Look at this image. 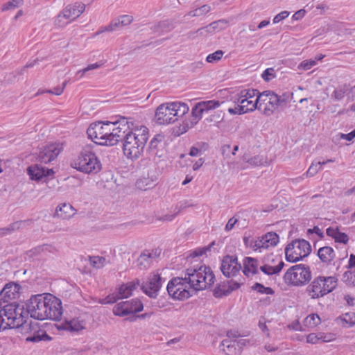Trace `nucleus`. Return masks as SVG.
<instances>
[{"label":"nucleus","mask_w":355,"mask_h":355,"mask_svg":"<svg viewBox=\"0 0 355 355\" xmlns=\"http://www.w3.org/2000/svg\"><path fill=\"white\" fill-rule=\"evenodd\" d=\"M26 314L38 320H59L62 315V302L50 293L32 296L26 303Z\"/></svg>","instance_id":"1"},{"label":"nucleus","mask_w":355,"mask_h":355,"mask_svg":"<svg viewBox=\"0 0 355 355\" xmlns=\"http://www.w3.org/2000/svg\"><path fill=\"white\" fill-rule=\"evenodd\" d=\"M148 139V129L144 125L129 132L123 141V151L128 159H138L144 151Z\"/></svg>","instance_id":"2"},{"label":"nucleus","mask_w":355,"mask_h":355,"mask_svg":"<svg viewBox=\"0 0 355 355\" xmlns=\"http://www.w3.org/2000/svg\"><path fill=\"white\" fill-rule=\"evenodd\" d=\"M94 144L85 145L80 155L71 163L72 168L85 173L96 174L101 169V163L93 152Z\"/></svg>","instance_id":"3"},{"label":"nucleus","mask_w":355,"mask_h":355,"mask_svg":"<svg viewBox=\"0 0 355 355\" xmlns=\"http://www.w3.org/2000/svg\"><path fill=\"white\" fill-rule=\"evenodd\" d=\"M189 111L187 104L180 102L163 103L155 111V121L159 125H165L176 121Z\"/></svg>","instance_id":"4"},{"label":"nucleus","mask_w":355,"mask_h":355,"mask_svg":"<svg viewBox=\"0 0 355 355\" xmlns=\"http://www.w3.org/2000/svg\"><path fill=\"white\" fill-rule=\"evenodd\" d=\"M186 275L190 287H192L195 292L210 287L215 281V276L211 269L205 265L198 268L187 269Z\"/></svg>","instance_id":"5"},{"label":"nucleus","mask_w":355,"mask_h":355,"mask_svg":"<svg viewBox=\"0 0 355 355\" xmlns=\"http://www.w3.org/2000/svg\"><path fill=\"white\" fill-rule=\"evenodd\" d=\"M337 286L335 277L318 276L306 288V293L312 300L319 299L332 292Z\"/></svg>","instance_id":"6"},{"label":"nucleus","mask_w":355,"mask_h":355,"mask_svg":"<svg viewBox=\"0 0 355 355\" xmlns=\"http://www.w3.org/2000/svg\"><path fill=\"white\" fill-rule=\"evenodd\" d=\"M2 302V306L0 310L1 311L3 318L6 319L4 322L3 329L7 328H24V323L26 320L24 313V309L19 307V305L15 303H7L3 305Z\"/></svg>","instance_id":"7"},{"label":"nucleus","mask_w":355,"mask_h":355,"mask_svg":"<svg viewBox=\"0 0 355 355\" xmlns=\"http://www.w3.org/2000/svg\"><path fill=\"white\" fill-rule=\"evenodd\" d=\"M311 279V272L309 266L297 264L287 270L284 280L287 285L303 286Z\"/></svg>","instance_id":"8"},{"label":"nucleus","mask_w":355,"mask_h":355,"mask_svg":"<svg viewBox=\"0 0 355 355\" xmlns=\"http://www.w3.org/2000/svg\"><path fill=\"white\" fill-rule=\"evenodd\" d=\"M168 295L174 300H184L192 296L194 290L190 287L189 279L185 277H174L167 284Z\"/></svg>","instance_id":"9"},{"label":"nucleus","mask_w":355,"mask_h":355,"mask_svg":"<svg viewBox=\"0 0 355 355\" xmlns=\"http://www.w3.org/2000/svg\"><path fill=\"white\" fill-rule=\"evenodd\" d=\"M311 252V247L307 241L304 239L295 240L286 247V259L289 262H297L307 257Z\"/></svg>","instance_id":"10"},{"label":"nucleus","mask_w":355,"mask_h":355,"mask_svg":"<svg viewBox=\"0 0 355 355\" xmlns=\"http://www.w3.org/2000/svg\"><path fill=\"white\" fill-rule=\"evenodd\" d=\"M143 303L137 298L123 301L116 304L113 308V313L116 316L123 317L141 311Z\"/></svg>","instance_id":"11"},{"label":"nucleus","mask_w":355,"mask_h":355,"mask_svg":"<svg viewBox=\"0 0 355 355\" xmlns=\"http://www.w3.org/2000/svg\"><path fill=\"white\" fill-rule=\"evenodd\" d=\"M112 123H114V126H112V130H114L110 142L116 143V144L120 141H123L126 138L127 134L135 129L133 123L125 117H122L119 121Z\"/></svg>","instance_id":"12"},{"label":"nucleus","mask_w":355,"mask_h":355,"mask_svg":"<svg viewBox=\"0 0 355 355\" xmlns=\"http://www.w3.org/2000/svg\"><path fill=\"white\" fill-rule=\"evenodd\" d=\"M114 126L112 122L106 121H97L92 123L87 130V134L94 142V146L98 145V141L101 140L103 135H106V131L110 128Z\"/></svg>","instance_id":"13"},{"label":"nucleus","mask_w":355,"mask_h":355,"mask_svg":"<svg viewBox=\"0 0 355 355\" xmlns=\"http://www.w3.org/2000/svg\"><path fill=\"white\" fill-rule=\"evenodd\" d=\"M25 334H28L26 338V342L38 343L42 340H51V338L46 333L44 330L40 329L38 323H29L27 324L26 321L24 323Z\"/></svg>","instance_id":"14"},{"label":"nucleus","mask_w":355,"mask_h":355,"mask_svg":"<svg viewBox=\"0 0 355 355\" xmlns=\"http://www.w3.org/2000/svg\"><path fill=\"white\" fill-rule=\"evenodd\" d=\"M162 277L158 273H151L147 281L142 284L141 290L151 298H156L162 287Z\"/></svg>","instance_id":"15"},{"label":"nucleus","mask_w":355,"mask_h":355,"mask_svg":"<svg viewBox=\"0 0 355 355\" xmlns=\"http://www.w3.org/2000/svg\"><path fill=\"white\" fill-rule=\"evenodd\" d=\"M62 150L59 144H51L41 148L37 159L40 163L48 164L55 160Z\"/></svg>","instance_id":"16"},{"label":"nucleus","mask_w":355,"mask_h":355,"mask_svg":"<svg viewBox=\"0 0 355 355\" xmlns=\"http://www.w3.org/2000/svg\"><path fill=\"white\" fill-rule=\"evenodd\" d=\"M220 268L223 275L230 278L236 276L241 266L236 257L227 255L223 257Z\"/></svg>","instance_id":"17"},{"label":"nucleus","mask_w":355,"mask_h":355,"mask_svg":"<svg viewBox=\"0 0 355 355\" xmlns=\"http://www.w3.org/2000/svg\"><path fill=\"white\" fill-rule=\"evenodd\" d=\"M20 288L21 286L18 284L14 282L6 284L0 292V308L2 306V302L8 303L17 298Z\"/></svg>","instance_id":"18"},{"label":"nucleus","mask_w":355,"mask_h":355,"mask_svg":"<svg viewBox=\"0 0 355 355\" xmlns=\"http://www.w3.org/2000/svg\"><path fill=\"white\" fill-rule=\"evenodd\" d=\"M279 235L273 232H268L254 241L252 247L254 250L260 248H268L274 247L279 243Z\"/></svg>","instance_id":"19"},{"label":"nucleus","mask_w":355,"mask_h":355,"mask_svg":"<svg viewBox=\"0 0 355 355\" xmlns=\"http://www.w3.org/2000/svg\"><path fill=\"white\" fill-rule=\"evenodd\" d=\"M240 284L234 281H226L219 284L213 291L215 297L220 298L230 295L233 291L238 289Z\"/></svg>","instance_id":"20"},{"label":"nucleus","mask_w":355,"mask_h":355,"mask_svg":"<svg viewBox=\"0 0 355 355\" xmlns=\"http://www.w3.org/2000/svg\"><path fill=\"white\" fill-rule=\"evenodd\" d=\"M27 173L31 180L37 181L40 180L43 177L51 176L54 173L53 169L46 168L38 164L28 166Z\"/></svg>","instance_id":"21"},{"label":"nucleus","mask_w":355,"mask_h":355,"mask_svg":"<svg viewBox=\"0 0 355 355\" xmlns=\"http://www.w3.org/2000/svg\"><path fill=\"white\" fill-rule=\"evenodd\" d=\"M164 140V136L162 135H155L150 141L147 152L149 154L150 157L153 158L155 157H162L163 156V151L162 149H159V147L162 146V142Z\"/></svg>","instance_id":"22"},{"label":"nucleus","mask_w":355,"mask_h":355,"mask_svg":"<svg viewBox=\"0 0 355 355\" xmlns=\"http://www.w3.org/2000/svg\"><path fill=\"white\" fill-rule=\"evenodd\" d=\"M85 4L81 2H76L73 4L67 6L62 10L64 16L69 20L78 18L85 10Z\"/></svg>","instance_id":"23"},{"label":"nucleus","mask_w":355,"mask_h":355,"mask_svg":"<svg viewBox=\"0 0 355 355\" xmlns=\"http://www.w3.org/2000/svg\"><path fill=\"white\" fill-rule=\"evenodd\" d=\"M55 252L56 249L53 245L49 244H43L28 251L27 255L30 258H35L42 255H47L48 253L53 254Z\"/></svg>","instance_id":"24"},{"label":"nucleus","mask_w":355,"mask_h":355,"mask_svg":"<svg viewBox=\"0 0 355 355\" xmlns=\"http://www.w3.org/2000/svg\"><path fill=\"white\" fill-rule=\"evenodd\" d=\"M219 347L226 355L240 354V349H237L236 339L225 338L223 340Z\"/></svg>","instance_id":"25"},{"label":"nucleus","mask_w":355,"mask_h":355,"mask_svg":"<svg viewBox=\"0 0 355 355\" xmlns=\"http://www.w3.org/2000/svg\"><path fill=\"white\" fill-rule=\"evenodd\" d=\"M318 256L322 263H330L336 257V253L331 247L324 246L318 250Z\"/></svg>","instance_id":"26"},{"label":"nucleus","mask_w":355,"mask_h":355,"mask_svg":"<svg viewBox=\"0 0 355 355\" xmlns=\"http://www.w3.org/2000/svg\"><path fill=\"white\" fill-rule=\"evenodd\" d=\"M74 214L72 206L69 203H64L55 209V215L62 219L69 218Z\"/></svg>","instance_id":"27"},{"label":"nucleus","mask_w":355,"mask_h":355,"mask_svg":"<svg viewBox=\"0 0 355 355\" xmlns=\"http://www.w3.org/2000/svg\"><path fill=\"white\" fill-rule=\"evenodd\" d=\"M156 254H153L148 251H144L141 254L139 257L137 259V266L140 268V269H146L148 268L153 261V259H155Z\"/></svg>","instance_id":"28"},{"label":"nucleus","mask_w":355,"mask_h":355,"mask_svg":"<svg viewBox=\"0 0 355 355\" xmlns=\"http://www.w3.org/2000/svg\"><path fill=\"white\" fill-rule=\"evenodd\" d=\"M244 269L243 273L248 276L250 272L252 274H257L258 271V261L252 257H246L244 259Z\"/></svg>","instance_id":"29"},{"label":"nucleus","mask_w":355,"mask_h":355,"mask_svg":"<svg viewBox=\"0 0 355 355\" xmlns=\"http://www.w3.org/2000/svg\"><path fill=\"white\" fill-rule=\"evenodd\" d=\"M259 91L254 89H243L234 96V103H241L243 101H247L254 96L257 97Z\"/></svg>","instance_id":"30"},{"label":"nucleus","mask_w":355,"mask_h":355,"mask_svg":"<svg viewBox=\"0 0 355 355\" xmlns=\"http://www.w3.org/2000/svg\"><path fill=\"white\" fill-rule=\"evenodd\" d=\"M278 109L279 107L277 101V94L272 91H270V94H269L268 105H266L264 107L263 114L267 116H270Z\"/></svg>","instance_id":"31"},{"label":"nucleus","mask_w":355,"mask_h":355,"mask_svg":"<svg viewBox=\"0 0 355 355\" xmlns=\"http://www.w3.org/2000/svg\"><path fill=\"white\" fill-rule=\"evenodd\" d=\"M64 329L71 332H78L85 329V327L83 322L73 319L65 322Z\"/></svg>","instance_id":"32"},{"label":"nucleus","mask_w":355,"mask_h":355,"mask_svg":"<svg viewBox=\"0 0 355 355\" xmlns=\"http://www.w3.org/2000/svg\"><path fill=\"white\" fill-rule=\"evenodd\" d=\"M22 221H15L6 227L0 228V236L11 234L20 229Z\"/></svg>","instance_id":"33"},{"label":"nucleus","mask_w":355,"mask_h":355,"mask_svg":"<svg viewBox=\"0 0 355 355\" xmlns=\"http://www.w3.org/2000/svg\"><path fill=\"white\" fill-rule=\"evenodd\" d=\"M211 6L209 5H203L189 12L184 17H200L208 13L211 10Z\"/></svg>","instance_id":"34"},{"label":"nucleus","mask_w":355,"mask_h":355,"mask_svg":"<svg viewBox=\"0 0 355 355\" xmlns=\"http://www.w3.org/2000/svg\"><path fill=\"white\" fill-rule=\"evenodd\" d=\"M349 89V86L347 85L338 86L335 89L333 94H331V96L336 101H340L344 98L345 94L348 92Z\"/></svg>","instance_id":"35"},{"label":"nucleus","mask_w":355,"mask_h":355,"mask_svg":"<svg viewBox=\"0 0 355 355\" xmlns=\"http://www.w3.org/2000/svg\"><path fill=\"white\" fill-rule=\"evenodd\" d=\"M204 112L205 111H204L202 107L201 106V105L200 104V103L196 104L192 108L191 114H192L193 119H192L191 123L196 124L198 122V121L202 118V115Z\"/></svg>","instance_id":"36"},{"label":"nucleus","mask_w":355,"mask_h":355,"mask_svg":"<svg viewBox=\"0 0 355 355\" xmlns=\"http://www.w3.org/2000/svg\"><path fill=\"white\" fill-rule=\"evenodd\" d=\"M269 94H270V90H266L261 93L259 92L257 97L255 100L257 103V109H261L262 104L265 103L266 102L267 103V104H268Z\"/></svg>","instance_id":"37"},{"label":"nucleus","mask_w":355,"mask_h":355,"mask_svg":"<svg viewBox=\"0 0 355 355\" xmlns=\"http://www.w3.org/2000/svg\"><path fill=\"white\" fill-rule=\"evenodd\" d=\"M113 130H112V127L108 129V130H107L105 132L106 135H103V137L101 138V139L98 141V145L110 146L116 145V143L110 142L111 141L110 139H111L112 135L113 134Z\"/></svg>","instance_id":"38"},{"label":"nucleus","mask_w":355,"mask_h":355,"mask_svg":"<svg viewBox=\"0 0 355 355\" xmlns=\"http://www.w3.org/2000/svg\"><path fill=\"white\" fill-rule=\"evenodd\" d=\"M120 27H122L121 21L119 19V18H117V19L112 20L108 26L103 28L101 31H98L96 33L100 34L105 31L112 32Z\"/></svg>","instance_id":"39"},{"label":"nucleus","mask_w":355,"mask_h":355,"mask_svg":"<svg viewBox=\"0 0 355 355\" xmlns=\"http://www.w3.org/2000/svg\"><path fill=\"white\" fill-rule=\"evenodd\" d=\"M227 23V21L225 19L217 20L209 24V28H211L213 30V33H215L216 32H218L225 29Z\"/></svg>","instance_id":"40"},{"label":"nucleus","mask_w":355,"mask_h":355,"mask_svg":"<svg viewBox=\"0 0 355 355\" xmlns=\"http://www.w3.org/2000/svg\"><path fill=\"white\" fill-rule=\"evenodd\" d=\"M200 104L202 107L205 112H207L211 110H214L218 107L220 103L218 101H208L200 102Z\"/></svg>","instance_id":"41"},{"label":"nucleus","mask_w":355,"mask_h":355,"mask_svg":"<svg viewBox=\"0 0 355 355\" xmlns=\"http://www.w3.org/2000/svg\"><path fill=\"white\" fill-rule=\"evenodd\" d=\"M224 52L222 50H218L213 53L208 55L206 58V61L209 63H214L219 61L223 55Z\"/></svg>","instance_id":"42"},{"label":"nucleus","mask_w":355,"mask_h":355,"mask_svg":"<svg viewBox=\"0 0 355 355\" xmlns=\"http://www.w3.org/2000/svg\"><path fill=\"white\" fill-rule=\"evenodd\" d=\"M252 290L257 291L259 293H266L268 295H272L274 293V291L270 287H265L263 284L260 283H255L252 287Z\"/></svg>","instance_id":"43"},{"label":"nucleus","mask_w":355,"mask_h":355,"mask_svg":"<svg viewBox=\"0 0 355 355\" xmlns=\"http://www.w3.org/2000/svg\"><path fill=\"white\" fill-rule=\"evenodd\" d=\"M236 105L232 108V107H230L228 109V112L230 114H245V113H247L248 112V110L249 109L248 108H244L245 107V105H240L239 103H236Z\"/></svg>","instance_id":"44"},{"label":"nucleus","mask_w":355,"mask_h":355,"mask_svg":"<svg viewBox=\"0 0 355 355\" xmlns=\"http://www.w3.org/2000/svg\"><path fill=\"white\" fill-rule=\"evenodd\" d=\"M23 3V0H10L4 3L2 6V10H8L16 8Z\"/></svg>","instance_id":"45"},{"label":"nucleus","mask_w":355,"mask_h":355,"mask_svg":"<svg viewBox=\"0 0 355 355\" xmlns=\"http://www.w3.org/2000/svg\"><path fill=\"white\" fill-rule=\"evenodd\" d=\"M321 167L320 164H319V162L315 164L312 163L306 171V175L307 177L314 176L321 169Z\"/></svg>","instance_id":"46"},{"label":"nucleus","mask_w":355,"mask_h":355,"mask_svg":"<svg viewBox=\"0 0 355 355\" xmlns=\"http://www.w3.org/2000/svg\"><path fill=\"white\" fill-rule=\"evenodd\" d=\"M69 19L64 16V12L62 11L55 19V25L58 27H62L69 23Z\"/></svg>","instance_id":"47"},{"label":"nucleus","mask_w":355,"mask_h":355,"mask_svg":"<svg viewBox=\"0 0 355 355\" xmlns=\"http://www.w3.org/2000/svg\"><path fill=\"white\" fill-rule=\"evenodd\" d=\"M101 64H98L97 62L94 63V64H89L86 68L77 71L76 76H78L79 78H82L87 71H89L90 70L98 69L101 67Z\"/></svg>","instance_id":"48"},{"label":"nucleus","mask_w":355,"mask_h":355,"mask_svg":"<svg viewBox=\"0 0 355 355\" xmlns=\"http://www.w3.org/2000/svg\"><path fill=\"white\" fill-rule=\"evenodd\" d=\"M118 294L121 299L128 298L131 295L130 289L126 284H123L119 287Z\"/></svg>","instance_id":"49"},{"label":"nucleus","mask_w":355,"mask_h":355,"mask_svg":"<svg viewBox=\"0 0 355 355\" xmlns=\"http://www.w3.org/2000/svg\"><path fill=\"white\" fill-rule=\"evenodd\" d=\"M91 264L96 268H102L105 261V259L101 257H93L90 258Z\"/></svg>","instance_id":"50"},{"label":"nucleus","mask_w":355,"mask_h":355,"mask_svg":"<svg viewBox=\"0 0 355 355\" xmlns=\"http://www.w3.org/2000/svg\"><path fill=\"white\" fill-rule=\"evenodd\" d=\"M315 64L316 61L315 60H304L299 64L298 69L303 70H309Z\"/></svg>","instance_id":"51"},{"label":"nucleus","mask_w":355,"mask_h":355,"mask_svg":"<svg viewBox=\"0 0 355 355\" xmlns=\"http://www.w3.org/2000/svg\"><path fill=\"white\" fill-rule=\"evenodd\" d=\"M119 299H121V297H119V294H112L107 296L105 298L101 300L100 303L102 304H113L115 303Z\"/></svg>","instance_id":"52"},{"label":"nucleus","mask_w":355,"mask_h":355,"mask_svg":"<svg viewBox=\"0 0 355 355\" xmlns=\"http://www.w3.org/2000/svg\"><path fill=\"white\" fill-rule=\"evenodd\" d=\"M274 71L275 70L272 68L266 69L261 74L262 78L265 81H270L272 78H274L275 77Z\"/></svg>","instance_id":"53"},{"label":"nucleus","mask_w":355,"mask_h":355,"mask_svg":"<svg viewBox=\"0 0 355 355\" xmlns=\"http://www.w3.org/2000/svg\"><path fill=\"white\" fill-rule=\"evenodd\" d=\"M306 320L309 322V324L316 327L320 323V318L318 314H311Z\"/></svg>","instance_id":"54"},{"label":"nucleus","mask_w":355,"mask_h":355,"mask_svg":"<svg viewBox=\"0 0 355 355\" xmlns=\"http://www.w3.org/2000/svg\"><path fill=\"white\" fill-rule=\"evenodd\" d=\"M189 205H183L182 204L180 207L178 209V211L173 214H166L164 216H163L161 218V220H167V221H171L172 220H173L175 218V217L180 213V211L184 209L185 207H189Z\"/></svg>","instance_id":"55"},{"label":"nucleus","mask_w":355,"mask_h":355,"mask_svg":"<svg viewBox=\"0 0 355 355\" xmlns=\"http://www.w3.org/2000/svg\"><path fill=\"white\" fill-rule=\"evenodd\" d=\"M334 240L336 243L346 244L349 241V237L345 233L338 232L336 236H334Z\"/></svg>","instance_id":"56"},{"label":"nucleus","mask_w":355,"mask_h":355,"mask_svg":"<svg viewBox=\"0 0 355 355\" xmlns=\"http://www.w3.org/2000/svg\"><path fill=\"white\" fill-rule=\"evenodd\" d=\"M240 105H245L244 108L249 109L248 112H252L257 109L256 101L253 102L252 100L248 99L247 101H243L241 103H239Z\"/></svg>","instance_id":"57"},{"label":"nucleus","mask_w":355,"mask_h":355,"mask_svg":"<svg viewBox=\"0 0 355 355\" xmlns=\"http://www.w3.org/2000/svg\"><path fill=\"white\" fill-rule=\"evenodd\" d=\"M209 27H210V24H209L206 26L200 28L196 31V33H198V35H202V36H206L207 35H209V34H214L213 30L211 28H209Z\"/></svg>","instance_id":"58"},{"label":"nucleus","mask_w":355,"mask_h":355,"mask_svg":"<svg viewBox=\"0 0 355 355\" xmlns=\"http://www.w3.org/2000/svg\"><path fill=\"white\" fill-rule=\"evenodd\" d=\"M290 12L288 11H282L280 13L277 14L274 18H273V23L277 24L282 21L283 19L287 18L289 15Z\"/></svg>","instance_id":"59"},{"label":"nucleus","mask_w":355,"mask_h":355,"mask_svg":"<svg viewBox=\"0 0 355 355\" xmlns=\"http://www.w3.org/2000/svg\"><path fill=\"white\" fill-rule=\"evenodd\" d=\"M247 162L250 165L257 166H260L263 164V158L261 156L257 155V156H254V157L250 158Z\"/></svg>","instance_id":"60"},{"label":"nucleus","mask_w":355,"mask_h":355,"mask_svg":"<svg viewBox=\"0 0 355 355\" xmlns=\"http://www.w3.org/2000/svg\"><path fill=\"white\" fill-rule=\"evenodd\" d=\"M119 19L121 21V26H125L129 25L133 21V17L131 15H122L120 16Z\"/></svg>","instance_id":"61"},{"label":"nucleus","mask_w":355,"mask_h":355,"mask_svg":"<svg viewBox=\"0 0 355 355\" xmlns=\"http://www.w3.org/2000/svg\"><path fill=\"white\" fill-rule=\"evenodd\" d=\"M158 27L162 29L163 31H170L173 28L172 22L168 20L159 22L158 24Z\"/></svg>","instance_id":"62"},{"label":"nucleus","mask_w":355,"mask_h":355,"mask_svg":"<svg viewBox=\"0 0 355 355\" xmlns=\"http://www.w3.org/2000/svg\"><path fill=\"white\" fill-rule=\"evenodd\" d=\"M221 153L224 157L230 158L232 155L231 146L230 144L223 145L221 147Z\"/></svg>","instance_id":"63"},{"label":"nucleus","mask_w":355,"mask_h":355,"mask_svg":"<svg viewBox=\"0 0 355 355\" xmlns=\"http://www.w3.org/2000/svg\"><path fill=\"white\" fill-rule=\"evenodd\" d=\"M260 270L267 275H275L273 272L274 267L269 265H264L260 267Z\"/></svg>","instance_id":"64"}]
</instances>
